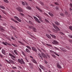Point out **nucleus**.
Segmentation results:
<instances>
[{"instance_id":"1","label":"nucleus","mask_w":72,"mask_h":72,"mask_svg":"<svg viewBox=\"0 0 72 72\" xmlns=\"http://www.w3.org/2000/svg\"><path fill=\"white\" fill-rule=\"evenodd\" d=\"M17 61L18 62L20 63H21V64H25V63L24 62V60H23V59L21 58V60L20 59H18L17 60Z\"/></svg>"},{"instance_id":"2","label":"nucleus","mask_w":72,"mask_h":72,"mask_svg":"<svg viewBox=\"0 0 72 72\" xmlns=\"http://www.w3.org/2000/svg\"><path fill=\"white\" fill-rule=\"evenodd\" d=\"M52 25H53V26L54 28H55V29L56 30H57V31H60V29H59V28H58V26H55V25L54 24L52 23Z\"/></svg>"},{"instance_id":"3","label":"nucleus","mask_w":72,"mask_h":72,"mask_svg":"<svg viewBox=\"0 0 72 72\" xmlns=\"http://www.w3.org/2000/svg\"><path fill=\"white\" fill-rule=\"evenodd\" d=\"M29 28H32V29H33V31H34V32H37V30H36V29L35 28L33 27V26H29Z\"/></svg>"},{"instance_id":"4","label":"nucleus","mask_w":72,"mask_h":72,"mask_svg":"<svg viewBox=\"0 0 72 72\" xmlns=\"http://www.w3.org/2000/svg\"><path fill=\"white\" fill-rule=\"evenodd\" d=\"M50 53H52V54L54 53V54H55L56 55L58 56V57H59V55H58V53H57L56 52H55L51 50H50Z\"/></svg>"},{"instance_id":"5","label":"nucleus","mask_w":72,"mask_h":72,"mask_svg":"<svg viewBox=\"0 0 72 72\" xmlns=\"http://www.w3.org/2000/svg\"><path fill=\"white\" fill-rule=\"evenodd\" d=\"M30 66V68H31V69H33V67H34V65L32 63H30L29 64Z\"/></svg>"},{"instance_id":"6","label":"nucleus","mask_w":72,"mask_h":72,"mask_svg":"<svg viewBox=\"0 0 72 72\" xmlns=\"http://www.w3.org/2000/svg\"><path fill=\"white\" fill-rule=\"evenodd\" d=\"M16 9H17L19 12H22L23 10L20 7H18L17 8H16Z\"/></svg>"},{"instance_id":"7","label":"nucleus","mask_w":72,"mask_h":72,"mask_svg":"<svg viewBox=\"0 0 72 72\" xmlns=\"http://www.w3.org/2000/svg\"><path fill=\"white\" fill-rule=\"evenodd\" d=\"M14 18L17 21H18L19 22H21V20L18 18V17H17V16H14Z\"/></svg>"},{"instance_id":"8","label":"nucleus","mask_w":72,"mask_h":72,"mask_svg":"<svg viewBox=\"0 0 72 72\" xmlns=\"http://www.w3.org/2000/svg\"><path fill=\"white\" fill-rule=\"evenodd\" d=\"M34 18L36 21V22H38V23H41V22H40V21H39V19H38L37 18V17H34Z\"/></svg>"},{"instance_id":"9","label":"nucleus","mask_w":72,"mask_h":72,"mask_svg":"<svg viewBox=\"0 0 72 72\" xmlns=\"http://www.w3.org/2000/svg\"><path fill=\"white\" fill-rule=\"evenodd\" d=\"M31 60L34 63H35V64H37V62L36 61V60H35V59L33 58L31 59Z\"/></svg>"},{"instance_id":"10","label":"nucleus","mask_w":72,"mask_h":72,"mask_svg":"<svg viewBox=\"0 0 72 72\" xmlns=\"http://www.w3.org/2000/svg\"><path fill=\"white\" fill-rule=\"evenodd\" d=\"M41 54L42 57L44 58H46L47 57L46 55H45V54H44L42 52H41Z\"/></svg>"},{"instance_id":"11","label":"nucleus","mask_w":72,"mask_h":72,"mask_svg":"<svg viewBox=\"0 0 72 72\" xmlns=\"http://www.w3.org/2000/svg\"><path fill=\"white\" fill-rule=\"evenodd\" d=\"M32 50L33 51H34L35 52H37V49L36 48L33 47H32Z\"/></svg>"},{"instance_id":"12","label":"nucleus","mask_w":72,"mask_h":72,"mask_svg":"<svg viewBox=\"0 0 72 72\" xmlns=\"http://www.w3.org/2000/svg\"><path fill=\"white\" fill-rule=\"evenodd\" d=\"M52 43L53 44H56L57 45L59 44V43L56 40H54L53 42H52Z\"/></svg>"},{"instance_id":"13","label":"nucleus","mask_w":72,"mask_h":72,"mask_svg":"<svg viewBox=\"0 0 72 72\" xmlns=\"http://www.w3.org/2000/svg\"><path fill=\"white\" fill-rule=\"evenodd\" d=\"M2 53L3 54L5 55L6 54H5V51L4 50V49H2Z\"/></svg>"},{"instance_id":"14","label":"nucleus","mask_w":72,"mask_h":72,"mask_svg":"<svg viewBox=\"0 0 72 72\" xmlns=\"http://www.w3.org/2000/svg\"><path fill=\"white\" fill-rule=\"evenodd\" d=\"M57 66L58 68H60V69L62 68V67H61V66L59 65V64L58 63L57 64Z\"/></svg>"},{"instance_id":"15","label":"nucleus","mask_w":72,"mask_h":72,"mask_svg":"<svg viewBox=\"0 0 72 72\" xmlns=\"http://www.w3.org/2000/svg\"><path fill=\"white\" fill-rule=\"evenodd\" d=\"M43 44L44 45H47V46H49V47H51V46L50 44H45V43H43Z\"/></svg>"},{"instance_id":"16","label":"nucleus","mask_w":72,"mask_h":72,"mask_svg":"<svg viewBox=\"0 0 72 72\" xmlns=\"http://www.w3.org/2000/svg\"><path fill=\"white\" fill-rule=\"evenodd\" d=\"M39 67L42 69H45V67H44V66H42V65H39Z\"/></svg>"},{"instance_id":"17","label":"nucleus","mask_w":72,"mask_h":72,"mask_svg":"<svg viewBox=\"0 0 72 72\" xmlns=\"http://www.w3.org/2000/svg\"><path fill=\"white\" fill-rule=\"evenodd\" d=\"M46 36L48 38V39H51V36H50V35H49L48 34H46Z\"/></svg>"},{"instance_id":"18","label":"nucleus","mask_w":72,"mask_h":72,"mask_svg":"<svg viewBox=\"0 0 72 72\" xmlns=\"http://www.w3.org/2000/svg\"><path fill=\"white\" fill-rule=\"evenodd\" d=\"M9 55L10 56V57H12L14 58H15V57L11 53H9Z\"/></svg>"},{"instance_id":"19","label":"nucleus","mask_w":72,"mask_h":72,"mask_svg":"<svg viewBox=\"0 0 72 72\" xmlns=\"http://www.w3.org/2000/svg\"><path fill=\"white\" fill-rule=\"evenodd\" d=\"M26 52H27V53H31V51L28 48H26Z\"/></svg>"},{"instance_id":"20","label":"nucleus","mask_w":72,"mask_h":72,"mask_svg":"<svg viewBox=\"0 0 72 72\" xmlns=\"http://www.w3.org/2000/svg\"><path fill=\"white\" fill-rule=\"evenodd\" d=\"M11 20H12V21H14V22H15V23H18V22L17 21H16L15 20H14V19L13 18H11Z\"/></svg>"},{"instance_id":"21","label":"nucleus","mask_w":72,"mask_h":72,"mask_svg":"<svg viewBox=\"0 0 72 72\" xmlns=\"http://www.w3.org/2000/svg\"><path fill=\"white\" fill-rule=\"evenodd\" d=\"M50 35L51 36L52 38H54V39H55L56 38V36H55V35H53V34H50Z\"/></svg>"},{"instance_id":"22","label":"nucleus","mask_w":72,"mask_h":72,"mask_svg":"<svg viewBox=\"0 0 72 72\" xmlns=\"http://www.w3.org/2000/svg\"><path fill=\"white\" fill-rule=\"evenodd\" d=\"M9 61L10 62V63H11L12 64H15V63L14 61L11 60H9Z\"/></svg>"},{"instance_id":"23","label":"nucleus","mask_w":72,"mask_h":72,"mask_svg":"<svg viewBox=\"0 0 72 72\" xmlns=\"http://www.w3.org/2000/svg\"><path fill=\"white\" fill-rule=\"evenodd\" d=\"M36 8L37 9H38L40 11V12H42V10H41V9L40 8H39L37 6H36Z\"/></svg>"},{"instance_id":"24","label":"nucleus","mask_w":72,"mask_h":72,"mask_svg":"<svg viewBox=\"0 0 72 72\" xmlns=\"http://www.w3.org/2000/svg\"><path fill=\"white\" fill-rule=\"evenodd\" d=\"M29 23H30V24H31L32 25V26H33L34 24H33V22H32L31 21H29Z\"/></svg>"},{"instance_id":"25","label":"nucleus","mask_w":72,"mask_h":72,"mask_svg":"<svg viewBox=\"0 0 72 72\" xmlns=\"http://www.w3.org/2000/svg\"><path fill=\"white\" fill-rule=\"evenodd\" d=\"M48 14L49 15H50V16H51V17H53V16H54V15H53V14L51 12H49Z\"/></svg>"},{"instance_id":"26","label":"nucleus","mask_w":72,"mask_h":72,"mask_svg":"<svg viewBox=\"0 0 72 72\" xmlns=\"http://www.w3.org/2000/svg\"><path fill=\"white\" fill-rule=\"evenodd\" d=\"M0 7L2 9H5V8L4 7V6H0Z\"/></svg>"},{"instance_id":"27","label":"nucleus","mask_w":72,"mask_h":72,"mask_svg":"<svg viewBox=\"0 0 72 72\" xmlns=\"http://www.w3.org/2000/svg\"><path fill=\"white\" fill-rule=\"evenodd\" d=\"M60 15L61 16H62V17H64V14L63 13H60Z\"/></svg>"},{"instance_id":"28","label":"nucleus","mask_w":72,"mask_h":72,"mask_svg":"<svg viewBox=\"0 0 72 72\" xmlns=\"http://www.w3.org/2000/svg\"><path fill=\"white\" fill-rule=\"evenodd\" d=\"M18 42H19V43H20V44H21V45H24V44L23 43L20 42L19 41H18Z\"/></svg>"},{"instance_id":"29","label":"nucleus","mask_w":72,"mask_h":72,"mask_svg":"<svg viewBox=\"0 0 72 72\" xmlns=\"http://www.w3.org/2000/svg\"><path fill=\"white\" fill-rule=\"evenodd\" d=\"M4 1V2L5 3H9V2L8 0H3Z\"/></svg>"},{"instance_id":"30","label":"nucleus","mask_w":72,"mask_h":72,"mask_svg":"<svg viewBox=\"0 0 72 72\" xmlns=\"http://www.w3.org/2000/svg\"><path fill=\"white\" fill-rule=\"evenodd\" d=\"M55 24H57V25H58V26H59V25H60V24L58 22H55Z\"/></svg>"},{"instance_id":"31","label":"nucleus","mask_w":72,"mask_h":72,"mask_svg":"<svg viewBox=\"0 0 72 72\" xmlns=\"http://www.w3.org/2000/svg\"><path fill=\"white\" fill-rule=\"evenodd\" d=\"M26 47L27 48H28V49H29V50H31V47H30V46H26Z\"/></svg>"},{"instance_id":"32","label":"nucleus","mask_w":72,"mask_h":72,"mask_svg":"<svg viewBox=\"0 0 72 72\" xmlns=\"http://www.w3.org/2000/svg\"><path fill=\"white\" fill-rule=\"evenodd\" d=\"M26 8L27 9H29V10H31V8L30 6H27L26 7Z\"/></svg>"},{"instance_id":"33","label":"nucleus","mask_w":72,"mask_h":72,"mask_svg":"<svg viewBox=\"0 0 72 72\" xmlns=\"http://www.w3.org/2000/svg\"><path fill=\"white\" fill-rule=\"evenodd\" d=\"M19 14H20V15H21L23 17H24V14H22V13H21V12H20L19 13Z\"/></svg>"},{"instance_id":"34","label":"nucleus","mask_w":72,"mask_h":72,"mask_svg":"<svg viewBox=\"0 0 72 72\" xmlns=\"http://www.w3.org/2000/svg\"><path fill=\"white\" fill-rule=\"evenodd\" d=\"M54 49H55L56 50H59V49L55 46L54 47Z\"/></svg>"},{"instance_id":"35","label":"nucleus","mask_w":72,"mask_h":72,"mask_svg":"<svg viewBox=\"0 0 72 72\" xmlns=\"http://www.w3.org/2000/svg\"><path fill=\"white\" fill-rule=\"evenodd\" d=\"M54 3L55 5H59V3L57 2H54Z\"/></svg>"},{"instance_id":"36","label":"nucleus","mask_w":72,"mask_h":72,"mask_svg":"<svg viewBox=\"0 0 72 72\" xmlns=\"http://www.w3.org/2000/svg\"><path fill=\"white\" fill-rule=\"evenodd\" d=\"M1 11H2V12L3 13H4V14H6V12H5V11L4 10H1Z\"/></svg>"},{"instance_id":"37","label":"nucleus","mask_w":72,"mask_h":72,"mask_svg":"<svg viewBox=\"0 0 72 72\" xmlns=\"http://www.w3.org/2000/svg\"><path fill=\"white\" fill-rule=\"evenodd\" d=\"M10 38H11L10 36L8 37H7V39L9 40H10Z\"/></svg>"},{"instance_id":"38","label":"nucleus","mask_w":72,"mask_h":72,"mask_svg":"<svg viewBox=\"0 0 72 72\" xmlns=\"http://www.w3.org/2000/svg\"><path fill=\"white\" fill-rule=\"evenodd\" d=\"M40 4H41V5H44V3H42V2L41 1H40Z\"/></svg>"},{"instance_id":"39","label":"nucleus","mask_w":72,"mask_h":72,"mask_svg":"<svg viewBox=\"0 0 72 72\" xmlns=\"http://www.w3.org/2000/svg\"><path fill=\"white\" fill-rule=\"evenodd\" d=\"M40 4H41V5H44V3H42V2L41 1H40Z\"/></svg>"},{"instance_id":"40","label":"nucleus","mask_w":72,"mask_h":72,"mask_svg":"<svg viewBox=\"0 0 72 72\" xmlns=\"http://www.w3.org/2000/svg\"><path fill=\"white\" fill-rule=\"evenodd\" d=\"M14 52L16 54V55H18V53H17V51H16V50H14Z\"/></svg>"},{"instance_id":"41","label":"nucleus","mask_w":72,"mask_h":72,"mask_svg":"<svg viewBox=\"0 0 72 72\" xmlns=\"http://www.w3.org/2000/svg\"><path fill=\"white\" fill-rule=\"evenodd\" d=\"M22 54H23V55H24V56H26V54H25V53H24V52L22 51Z\"/></svg>"},{"instance_id":"42","label":"nucleus","mask_w":72,"mask_h":72,"mask_svg":"<svg viewBox=\"0 0 72 72\" xmlns=\"http://www.w3.org/2000/svg\"><path fill=\"white\" fill-rule=\"evenodd\" d=\"M68 36L69 37L72 38V35H68Z\"/></svg>"},{"instance_id":"43","label":"nucleus","mask_w":72,"mask_h":72,"mask_svg":"<svg viewBox=\"0 0 72 72\" xmlns=\"http://www.w3.org/2000/svg\"><path fill=\"white\" fill-rule=\"evenodd\" d=\"M39 21H40L41 22H42L43 21H42V19L41 18H39Z\"/></svg>"},{"instance_id":"44","label":"nucleus","mask_w":72,"mask_h":72,"mask_svg":"<svg viewBox=\"0 0 72 72\" xmlns=\"http://www.w3.org/2000/svg\"><path fill=\"white\" fill-rule=\"evenodd\" d=\"M45 21H46L47 22H48V23H49V21H48V20H47L46 19H45Z\"/></svg>"},{"instance_id":"45","label":"nucleus","mask_w":72,"mask_h":72,"mask_svg":"<svg viewBox=\"0 0 72 72\" xmlns=\"http://www.w3.org/2000/svg\"><path fill=\"white\" fill-rule=\"evenodd\" d=\"M38 69L39 71H40V72H42V71L41 70V69L40 68H38Z\"/></svg>"},{"instance_id":"46","label":"nucleus","mask_w":72,"mask_h":72,"mask_svg":"<svg viewBox=\"0 0 72 72\" xmlns=\"http://www.w3.org/2000/svg\"><path fill=\"white\" fill-rule=\"evenodd\" d=\"M22 4L23 5H25V3L24 2H22Z\"/></svg>"},{"instance_id":"47","label":"nucleus","mask_w":72,"mask_h":72,"mask_svg":"<svg viewBox=\"0 0 72 72\" xmlns=\"http://www.w3.org/2000/svg\"><path fill=\"white\" fill-rule=\"evenodd\" d=\"M12 28H13V29H14V30H15V31H16V29L15 28H14V27L12 26Z\"/></svg>"},{"instance_id":"48","label":"nucleus","mask_w":72,"mask_h":72,"mask_svg":"<svg viewBox=\"0 0 72 72\" xmlns=\"http://www.w3.org/2000/svg\"><path fill=\"white\" fill-rule=\"evenodd\" d=\"M11 39L12 40H15V39H14V37L13 36L11 37Z\"/></svg>"},{"instance_id":"49","label":"nucleus","mask_w":72,"mask_h":72,"mask_svg":"<svg viewBox=\"0 0 72 72\" xmlns=\"http://www.w3.org/2000/svg\"><path fill=\"white\" fill-rule=\"evenodd\" d=\"M12 69H16V67H14L13 66H12Z\"/></svg>"},{"instance_id":"50","label":"nucleus","mask_w":72,"mask_h":72,"mask_svg":"<svg viewBox=\"0 0 72 72\" xmlns=\"http://www.w3.org/2000/svg\"><path fill=\"white\" fill-rule=\"evenodd\" d=\"M60 34H61V35H64V34L63 33H62V32H60Z\"/></svg>"},{"instance_id":"51","label":"nucleus","mask_w":72,"mask_h":72,"mask_svg":"<svg viewBox=\"0 0 72 72\" xmlns=\"http://www.w3.org/2000/svg\"><path fill=\"white\" fill-rule=\"evenodd\" d=\"M0 57L1 58H3V56L1 54H0Z\"/></svg>"},{"instance_id":"52","label":"nucleus","mask_w":72,"mask_h":72,"mask_svg":"<svg viewBox=\"0 0 72 72\" xmlns=\"http://www.w3.org/2000/svg\"><path fill=\"white\" fill-rule=\"evenodd\" d=\"M2 44L4 45H6V44L4 42H2Z\"/></svg>"},{"instance_id":"53","label":"nucleus","mask_w":72,"mask_h":72,"mask_svg":"<svg viewBox=\"0 0 72 72\" xmlns=\"http://www.w3.org/2000/svg\"><path fill=\"white\" fill-rule=\"evenodd\" d=\"M12 45L15 47H17V45L14 44H12Z\"/></svg>"},{"instance_id":"54","label":"nucleus","mask_w":72,"mask_h":72,"mask_svg":"<svg viewBox=\"0 0 72 72\" xmlns=\"http://www.w3.org/2000/svg\"><path fill=\"white\" fill-rule=\"evenodd\" d=\"M62 51H64V52H66V51H67V50H66L63 49V50H62Z\"/></svg>"},{"instance_id":"55","label":"nucleus","mask_w":72,"mask_h":72,"mask_svg":"<svg viewBox=\"0 0 72 72\" xmlns=\"http://www.w3.org/2000/svg\"><path fill=\"white\" fill-rule=\"evenodd\" d=\"M0 30H3V29L2 28L1 26H0Z\"/></svg>"},{"instance_id":"56","label":"nucleus","mask_w":72,"mask_h":72,"mask_svg":"<svg viewBox=\"0 0 72 72\" xmlns=\"http://www.w3.org/2000/svg\"><path fill=\"white\" fill-rule=\"evenodd\" d=\"M30 58H31L32 59H33V57L31 56H30Z\"/></svg>"},{"instance_id":"57","label":"nucleus","mask_w":72,"mask_h":72,"mask_svg":"<svg viewBox=\"0 0 72 72\" xmlns=\"http://www.w3.org/2000/svg\"><path fill=\"white\" fill-rule=\"evenodd\" d=\"M52 55L53 58H55V56L54 55Z\"/></svg>"},{"instance_id":"58","label":"nucleus","mask_w":72,"mask_h":72,"mask_svg":"<svg viewBox=\"0 0 72 72\" xmlns=\"http://www.w3.org/2000/svg\"><path fill=\"white\" fill-rule=\"evenodd\" d=\"M60 49H61V50H62V51H63V48L62 47H60Z\"/></svg>"},{"instance_id":"59","label":"nucleus","mask_w":72,"mask_h":72,"mask_svg":"<svg viewBox=\"0 0 72 72\" xmlns=\"http://www.w3.org/2000/svg\"><path fill=\"white\" fill-rule=\"evenodd\" d=\"M69 6H71V8H72V3L70 4Z\"/></svg>"},{"instance_id":"60","label":"nucleus","mask_w":72,"mask_h":72,"mask_svg":"<svg viewBox=\"0 0 72 72\" xmlns=\"http://www.w3.org/2000/svg\"><path fill=\"white\" fill-rule=\"evenodd\" d=\"M38 55H39V56H40V57H41L42 56H41V55H40V53L38 54Z\"/></svg>"},{"instance_id":"61","label":"nucleus","mask_w":72,"mask_h":72,"mask_svg":"<svg viewBox=\"0 0 72 72\" xmlns=\"http://www.w3.org/2000/svg\"><path fill=\"white\" fill-rule=\"evenodd\" d=\"M56 10H58L59 9L58 8V7H56Z\"/></svg>"},{"instance_id":"62","label":"nucleus","mask_w":72,"mask_h":72,"mask_svg":"<svg viewBox=\"0 0 72 72\" xmlns=\"http://www.w3.org/2000/svg\"><path fill=\"white\" fill-rule=\"evenodd\" d=\"M25 60L27 62H28V59L27 58H25Z\"/></svg>"},{"instance_id":"63","label":"nucleus","mask_w":72,"mask_h":72,"mask_svg":"<svg viewBox=\"0 0 72 72\" xmlns=\"http://www.w3.org/2000/svg\"><path fill=\"white\" fill-rule=\"evenodd\" d=\"M41 59H42H42H43V57H42L41 56V57H40Z\"/></svg>"},{"instance_id":"64","label":"nucleus","mask_w":72,"mask_h":72,"mask_svg":"<svg viewBox=\"0 0 72 72\" xmlns=\"http://www.w3.org/2000/svg\"><path fill=\"white\" fill-rule=\"evenodd\" d=\"M65 14L66 15H67L68 14V13L66 12H65Z\"/></svg>"}]
</instances>
